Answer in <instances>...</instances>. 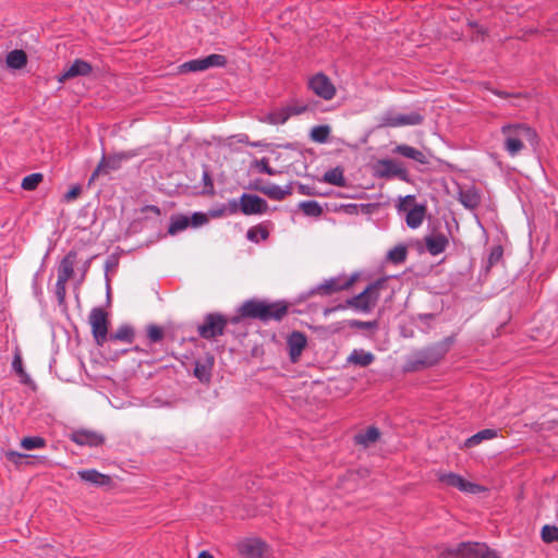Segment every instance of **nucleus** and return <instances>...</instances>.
Segmentation results:
<instances>
[{"label":"nucleus","mask_w":558,"mask_h":558,"mask_svg":"<svg viewBox=\"0 0 558 558\" xmlns=\"http://www.w3.org/2000/svg\"><path fill=\"white\" fill-rule=\"evenodd\" d=\"M504 136V148L511 156L519 155L529 143L532 147L538 143L537 133L525 123H509L500 129Z\"/></svg>","instance_id":"1"},{"label":"nucleus","mask_w":558,"mask_h":558,"mask_svg":"<svg viewBox=\"0 0 558 558\" xmlns=\"http://www.w3.org/2000/svg\"><path fill=\"white\" fill-rule=\"evenodd\" d=\"M288 314V304L284 301L267 302L265 300L250 299L241 305V315L263 323L280 322Z\"/></svg>","instance_id":"2"},{"label":"nucleus","mask_w":558,"mask_h":558,"mask_svg":"<svg viewBox=\"0 0 558 558\" xmlns=\"http://www.w3.org/2000/svg\"><path fill=\"white\" fill-rule=\"evenodd\" d=\"M384 286L385 279H377L369 283L361 293L348 299L345 304H339L335 308L326 310L325 313L327 314L336 310H345L347 307H352L365 313L372 312L379 300L380 290Z\"/></svg>","instance_id":"3"},{"label":"nucleus","mask_w":558,"mask_h":558,"mask_svg":"<svg viewBox=\"0 0 558 558\" xmlns=\"http://www.w3.org/2000/svg\"><path fill=\"white\" fill-rule=\"evenodd\" d=\"M447 345L436 343L415 352L407 363V369L411 372L436 365L447 353Z\"/></svg>","instance_id":"4"},{"label":"nucleus","mask_w":558,"mask_h":558,"mask_svg":"<svg viewBox=\"0 0 558 558\" xmlns=\"http://www.w3.org/2000/svg\"><path fill=\"white\" fill-rule=\"evenodd\" d=\"M493 550L484 543H460L440 550L439 558H488Z\"/></svg>","instance_id":"5"},{"label":"nucleus","mask_w":558,"mask_h":558,"mask_svg":"<svg viewBox=\"0 0 558 558\" xmlns=\"http://www.w3.org/2000/svg\"><path fill=\"white\" fill-rule=\"evenodd\" d=\"M227 328L226 316L220 313H208L204 320L197 327L199 337L206 340H213L225 333Z\"/></svg>","instance_id":"6"},{"label":"nucleus","mask_w":558,"mask_h":558,"mask_svg":"<svg viewBox=\"0 0 558 558\" xmlns=\"http://www.w3.org/2000/svg\"><path fill=\"white\" fill-rule=\"evenodd\" d=\"M423 121L424 117L418 112L403 114L398 113L395 110H387L379 117L378 126L399 128L404 125H420Z\"/></svg>","instance_id":"7"},{"label":"nucleus","mask_w":558,"mask_h":558,"mask_svg":"<svg viewBox=\"0 0 558 558\" xmlns=\"http://www.w3.org/2000/svg\"><path fill=\"white\" fill-rule=\"evenodd\" d=\"M92 333L97 345L102 347L108 341V314L101 307H94L88 317Z\"/></svg>","instance_id":"8"},{"label":"nucleus","mask_w":558,"mask_h":558,"mask_svg":"<svg viewBox=\"0 0 558 558\" xmlns=\"http://www.w3.org/2000/svg\"><path fill=\"white\" fill-rule=\"evenodd\" d=\"M228 60L223 54L213 53L205 58L193 59L180 65L181 73L202 72L210 68H223Z\"/></svg>","instance_id":"9"},{"label":"nucleus","mask_w":558,"mask_h":558,"mask_svg":"<svg viewBox=\"0 0 558 558\" xmlns=\"http://www.w3.org/2000/svg\"><path fill=\"white\" fill-rule=\"evenodd\" d=\"M356 278V275H352L351 277L339 276L330 278L313 289L312 293L327 296L339 291L348 290L353 286Z\"/></svg>","instance_id":"10"},{"label":"nucleus","mask_w":558,"mask_h":558,"mask_svg":"<svg viewBox=\"0 0 558 558\" xmlns=\"http://www.w3.org/2000/svg\"><path fill=\"white\" fill-rule=\"evenodd\" d=\"M308 88L318 97L323 98L324 100H331L336 95V87L330 81V78L319 72L313 75L308 80Z\"/></svg>","instance_id":"11"},{"label":"nucleus","mask_w":558,"mask_h":558,"mask_svg":"<svg viewBox=\"0 0 558 558\" xmlns=\"http://www.w3.org/2000/svg\"><path fill=\"white\" fill-rule=\"evenodd\" d=\"M414 196L408 195L401 199L398 205L399 211H407L405 222L407 226L411 229L418 228L425 218L426 215V206L422 204H415L411 209H407V204L409 202H413Z\"/></svg>","instance_id":"12"},{"label":"nucleus","mask_w":558,"mask_h":558,"mask_svg":"<svg viewBox=\"0 0 558 558\" xmlns=\"http://www.w3.org/2000/svg\"><path fill=\"white\" fill-rule=\"evenodd\" d=\"M267 209V202L257 195L244 193L240 197V210L246 216L264 214Z\"/></svg>","instance_id":"13"},{"label":"nucleus","mask_w":558,"mask_h":558,"mask_svg":"<svg viewBox=\"0 0 558 558\" xmlns=\"http://www.w3.org/2000/svg\"><path fill=\"white\" fill-rule=\"evenodd\" d=\"M128 158H130V155L128 153H120L110 156L104 155L100 162L93 171L90 181L95 180L100 174H107L110 171L118 170L121 167L122 161Z\"/></svg>","instance_id":"14"},{"label":"nucleus","mask_w":558,"mask_h":558,"mask_svg":"<svg viewBox=\"0 0 558 558\" xmlns=\"http://www.w3.org/2000/svg\"><path fill=\"white\" fill-rule=\"evenodd\" d=\"M377 173L380 178H399L400 180L408 181L409 173L402 165L392 159H383L378 161Z\"/></svg>","instance_id":"15"},{"label":"nucleus","mask_w":558,"mask_h":558,"mask_svg":"<svg viewBox=\"0 0 558 558\" xmlns=\"http://www.w3.org/2000/svg\"><path fill=\"white\" fill-rule=\"evenodd\" d=\"M254 189L274 201H282L288 195L292 194L291 185H286L284 187H281L270 182H264L263 180H256Z\"/></svg>","instance_id":"16"},{"label":"nucleus","mask_w":558,"mask_h":558,"mask_svg":"<svg viewBox=\"0 0 558 558\" xmlns=\"http://www.w3.org/2000/svg\"><path fill=\"white\" fill-rule=\"evenodd\" d=\"M439 481L447 486L458 488L464 493L476 494L482 490V487L477 484L464 480L461 475L456 473H444L439 476Z\"/></svg>","instance_id":"17"},{"label":"nucleus","mask_w":558,"mask_h":558,"mask_svg":"<svg viewBox=\"0 0 558 558\" xmlns=\"http://www.w3.org/2000/svg\"><path fill=\"white\" fill-rule=\"evenodd\" d=\"M70 439L78 446L99 447L105 442V436L89 429H77L71 433Z\"/></svg>","instance_id":"18"},{"label":"nucleus","mask_w":558,"mask_h":558,"mask_svg":"<svg viewBox=\"0 0 558 558\" xmlns=\"http://www.w3.org/2000/svg\"><path fill=\"white\" fill-rule=\"evenodd\" d=\"M307 344L306 336L301 331H292L288 339L287 345L289 351L290 360L295 363L300 359L303 350Z\"/></svg>","instance_id":"19"},{"label":"nucleus","mask_w":558,"mask_h":558,"mask_svg":"<svg viewBox=\"0 0 558 558\" xmlns=\"http://www.w3.org/2000/svg\"><path fill=\"white\" fill-rule=\"evenodd\" d=\"M92 71L93 66L89 62L82 59H75L73 63L62 74L59 75L58 81L60 83H64L65 81L77 76H87L92 73Z\"/></svg>","instance_id":"20"},{"label":"nucleus","mask_w":558,"mask_h":558,"mask_svg":"<svg viewBox=\"0 0 558 558\" xmlns=\"http://www.w3.org/2000/svg\"><path fill=\"white\" fill-rule=\"evenodd\" d=\"M238 550L245 558H263L265 544L257 538H247L239 543Z\"/></svg>","instance_id":"21"},{"label":"nucleus","mask_w":558,"mask_h":558,"mask_svg":"<svg viewBox=\"0 0 558 558\" xmlns=\"http://www.w3.org/2000/svg\"><path fill=\"white\" fill-rule=\"evenodd\" d=\"M77 475L83 482L97 487L110 486L112 483L109 475L102 474L95 469L81 470L77 472Z\"/></svg>","instance_id":"22"},{"label":"nucleus","mask_w":558,"mask_h":558,"mask_svg":"<svg viewBox=\"0 0 558 558\" xmlns=\"http://www.w3.org/2000/svg\"><path fill=\"white\" fill-rule=\"evenodd\" d=\"M77 259V253L71 250L60 262L58 266V278L63 280H70L74 275V265Z\"/></svg>","instance_id":"23"},{"label":"nucleus","mask_w":558,"mask_h":558,"mask_svg":"<svg viewBox=\"0 0 558 558\" xmlns=\"http://www.w3.org/2000/svg\"><path fill=\"white\" fill-rule=\"evenodd\" d=\"M449 244L448 238L442 233L427 235L425 238V245L428 253L433 256L439 255L446 251Z\"/></svg>","instance_id":"24"},{"label":"nucleus","mask_w":558,"mask_h":558,"mask_svg":"<svg viewBox=\"0 0 558 558\" xmlns=\"http://www.w3.org/2000/svg\"><path fill=\"white\" fill-rule=\"evenodd\" d=\"M393 154L400 155L402 157L412 159L421 165H427L428 159L427 156L420 149L409 146L407 144L397 145L393 150Z\"/></svg>","instance_id":"25"},{"label":"nucleus","mask_w":558,"mask_h":558,"mask_svg":"<svg viewBox=\"0 0 558 558\" xmlns=\"http://www.w3.org/2000/svg\"><path fill=\"white\" fill-rule=\"evenodd\" d=\"M215 364V359L211 354L206 356L204 362L196 361L194 367V376L201 383H209L211 379V371Z\"/></svg>","instance_id":"26"},{"label":"nucleus","mask_w":558,"mask_h":558,"mask_svg":"<svg viewBox=\"0 0 558 558\" xmlns=\"http://www.w3.org/2000/svg\"><path fill=\"white\" fill-rule=\"evenodd\" d=\"M459 202L468 209H475L481 204V194L475 187L459 191Z\"/></svg>","instance_id":"27"},{"label":"nucleus","mask_w":558,"mask_h":558,"mask_svg":"<svg viewBox=\"0 0 558 558\" xmlns=\"http://www.w3.org/2000/svg\"><path fill=\"white\" fill-rule=\"evenodd\" d=\"M375 360L373 353L364 351L363 349H354L348 357V362L361 367L371 365Z\"/></svg>","instance_id":"28"},{"label":"nucleus","mask_w":558,"mask_h":558,"mask_svg":"<svg viewBox=\"0 0 558 558\" xmlns=\"http://www.w3.org/2000/svg\"><path fill=\"white\" fill-rule=\"evenodd\" d=\"M497 435H498L497 429H492V428L482 429V430L477 432L476 434L472 435L471 437H469L464 441L463 447L464 448L475 447L484 440H489V439L497 437Z\"/></svg>","instance_id":"29"},{"label":"nucleus","mask_w":558,"mask_h":558,"mask_svg":"<svg viewBox=\"0 0 558 558\" xmlns=\"http://www.w3.org/2000/svg\"><path fill=\"white\" fill-rule=\"evenodd\" d=\"M135 337L134 328L131 325H121L114 332L108 336V341H123L132 343Z\"/></svg>","instance_id":"30"},{"label":"nucleus","mask_w":558,"mask_h":558,"mask_svg":"<svg viewBox=\"0 0 558 558\" xmlns=\"http://www.w3.org/2000/svg\"><path fill=\"white\" fill-rule=\"evenodd\" d=\"M7 65L10 69L20 70L27 63V56L25 51L15 49L7 54Z\"/></svg>","instance_id":"31"},{"label":"nucleus","mask_w":558,"mask_h":558,"mask_svg":"<svg viewBox=\"0 0 558 558\" xmlns=\"http://www.w3.org/2000/svg\"><path fill=\"white\" fill-rule=\"evenodd\" d=\"M379 436H380V433H379L378 428L371 426L366 430L355 435V442L363 445V446H368V445L377 441Z\"/></svg>","instance_id":"32"},{"label":"nucleus","mask_w":558,"mask_h":558,"mask_svg":"<svg viewBox=\"0 0 558 558\" xmlns=\"http://www.w3.org/2000/svg\"><path fill=\"white\" fill-rule=\"evenodd\" d=\"M324 181L336 186H345L343 170L340 167H336L333 169L328 170L324 174Z\"/></svg>","instance_id":"33"},{"label":"nucleus","mask_w":558,"mask_h":558,"mask_svg":"<svg viewBox=\"0 0 558 558\" xmlns=\"http://www.w3.org/2000/svg\"><path fill=\"white\" fill-rule=\"evenodd\" d=\"M299 208L308 217H319L323 214V208L316 201H303L299 204Z\"/></svg>","instance_id":"34"},{"label":"nucleus","mask_w":558,"mask_h":558,"mask_svg":"<svg viewBox=\"0 0 558 558\" xmlns=\"http://www.w3.org/2000/svg\"><path fill=\"white\" fill-rule=\"evenodd\" d=\"M289 118V112L287 111V108L283 107L269 112L263 121L269 124H283Z\"/></svg>","instance_id":"35"},{"label":"nucleus","mask_w":558,"mask_h":558,"mask_svg":"<svg viewBox=\"0 0 558 558\" xmlns=\"http://www.w3.org/2000/svg\"><path fill=\"white\" fill-rule=\"evenodd\" d=\"M189 226H190V217L183 216V215L172 217L168 232L173 235L180 231H183Z\"/></svg>","instance_id":"36"},{"label":"nucleus","mask_w":558,"mask_h":558,"mask_svg":"<svg viewBox=\"0 0 558 558\" xmlns=\"http://www.w3.org/2000/svg\"><path fill=\"white\" fill-rule=\"evenodd\" d=\"M407 255H408L407 247L404 245H397L388 252L387 259L389 262L398 265L405 260Z\"/></svg>","instance_id":"37"},{"label":"nucleus","mask_w":558,"mask_h":558,"mask_svg":"<svg viewBox=\"0 0 558 558\" xmlns=\"http://www.w3.org/2000/svg\"><path fill=\"white\" fill-rule=\"evenodd\" d=\"M46 446V440L40 436L24 437L21 440V447L25 450L40 449Z\"/></svg>","instance_id":"38"},{"label":"nucleus","mask_w":558,"mask_h":558,"mask_svg":"<svg viewBox=\"0 0 558 558\" xmlns=\"http://www.w3.org/2000/svg\"><path fill=\"white\" fill-rule=\"evenodd\" d=\"M330 134L328 125H317L311 131V138L316 143H326Z\"/></svg>","instance_id":"39"},{"label":"nucleus","mask_w":558,"mask_h":558,"mask_svg":"<svg viewBox=\"0 0 558 558\" xmlns=\"http://www.w3.org/2000/svg\"><path fill=\"white\" fill-rule=\"evenodd\" d=\"M541 537L546 544L558 542V527L549 524L544 525L541 531Z\"/></svg>","instance_id":"40"},{"label":"nucleus","mask_w":558,"mask_h":558,"mask_svg":"<svg viewBox=\"0 0 558 558\" xmlns=\"http://www.w3.org/2000/svg\"><path fill=\"white\" fill-rule=\"evenodd\" d=\"M43 179L44 175L41 173L28 174L23 179L21 186L25 191H34Z\"/></svg>","instance_id":"41"},{"label":"nucleus","mask_w":558,"mask_h":558,"mask_svg":"<svg viewBox=\"0 0 558 558\" xmlns=\"http://www.w3.org/2000/svg\"><path fill=\"white\" fill-rule=\"evenodd\" d=\"M502 255L504 248L501 245H495L494 247H492L487 258L486 271H489L492 267L497 265L501 260Z\"/></svg>","instance_id":"42"},{"label":"nucleus","mask_w":558,"mask_h":558,"mask_svg":"<svg viewBox=\"0 0 558 558\" xmlns=\"http://www.w3.org/2000/svg\"><path fill=\"white\" fill-rule=\"evenodd\" d=\"M147 339L150 343L160 342L165 337L163 329L155 324H150L146 327Z\"/></svg>","instance_id":"43"},{"label":"nucleus","mask_w":558,"mask_h":558,"mask_svg":"<svg viewBox=\"0 0 558 558\" xmlns=\"http://www.w3.org/2000/svg\"><path fill=\"white\" fill-rule=\"evenodd\" d=\"M269 236V232L265 227L256 226L247 231V239L257 242L258 239L266 240Z\"/></svg>","instance_id":"44"},{"label":"nucleus","mask_w":558,"mask_h":558,"mask_svg":"<svg viewBox=\"0 0 558 558\" xmlns=\"http://www.w3.org/2000/svg\"><path fill=\"white\" fill-rule=\"evenodd\" d=\"M253 167L258 170L260 173H266L268 175L277 174V170L272 169L269 166V160L264 157L262 159H257L253 162Z\"/></svg>","instance_id":"45"},{"label":"nucleus","mask_w":558,"mask_h":558,"mask_svg":"<svg viewBox=\"0 0 558 558\" xmlns=\"http://www.w3.org/2000/svg\"><path fill=\"white\" fill-rule=\"evenodd\" d=\"M286 108L289 112V117H291L306 112L308 110V105L301 101H294L286 106Z\"/></svg>","instance_id":"46"},{"label":"nucleus","mask_w":558,"mask_h":558,"mask_svg":"<svg viewBox=\"0 0 558 558\" xmlns=\"http://www.w3.org/2000/svg\"><path fill=\"white\" fill-rule=\"evenodd\" d=\"M66 282L68 280L59 279L56 283V295L60 304H62L65 300L66 294Z\"/></svg>","instance_id":"47"},{"label":"nucleus","mask_w":558,"mask_h":558,"mask_svg":"<svg viewBox=\"0 0 558 558\" xmlns=\"http://www.w3.org/2000/svg\"><path fill=\"white\" fill-rule=\"evenodd\" d=\"M5 458L8 461L19 465L23 462V460L31 458L28 454L20 453L14 450H9L5 452Z\"/></svg>","instance_id":"48"},{"label":"nucleus","mask_w":558,"mask_h":558,"mask_svg":"<svg viewBox=\"0 0 558 558\" xmlns=\"http://www.w3.org/2000/svg\"><path fill=\"white\" fill-rule=\"evenodd\" d=\"M208 221V218L203 213H194L192 217H190V226L201 227Z\"/></svg>","instance_id":"49"},{"label":"nucleus","mask_w":558,"mask_h":558,"mask_svg":"<svg viewBox=\"0 0 558 558\" xmlns=\"http://www.w3.org/2000/svg\"><path fill=\"white\" fill-rule=\"evenodd\" d=\"M350 326L356 327L360 329H375V328H377L378 324L376 320H373V322L352 320V322H350Z\"/></svg>","instance_id":"50"},{"label":"nucleus","mask_w":558,"mask_h":558,"mask_svg":"<svg viewBox=\"0 0 558 558\" xmlns=\"http://www.w3.org/2000/svg\"><path fill=\"white\" fill-rule=\"evenodd\" d=\"M12 368L13 371L19 375L20 373H23L25 369L23 367V361L22 356L19 350H16L13 361H12Z\"/></svg>","instance_id":"51"},{"label":"nucleus","mask_w":558,"mask_h":558,"mask_svg":"<svg viewBox=\"0 0 558 558\" xmlns=\"http://www.w3.org/2000/svg\"><path fill=\"white\" fill-rule=\"evenodd\" d=\"M82 192V189L80 185L72 186L64 195V199L66 202H71L75 199Z\"/></svg>","instance_id":"52"},{"label":"nucleus","mask_w":558,"mask_h":558,"mask_svg":"<svg viewBox=\"0 0 558 558\" xmlns=\"http://www.w3.org/2000/svg\"><path fill=\"white\" fill-rule=\"evenodd\" d=\"M246 318L245 316L241 315V306L238 310V314L231 317L226 316L227 326L228 325H236L241 322V319Z\"/></svg>","instance_id":"53"},{"label":"nucleus","mask_w":558,"mask_h":558,"mask_svg":"<svg viewBox=\"0 0 558 558\" xmlns=\"http://www.w3.org/2000/svg\"><path fill=\"white\" fill-rule=\"evenodd\" d=\"M203 182H204V185L206 189H210V190L214 189V183H213L211 177L207 170H204V172H203Z\"/></svg>","instance_id":"54"},{"label":"nucleus","mask_w":558,"mask_h":558,"mask_svg":"<svg viewBox=\"0 0 558 558\" xmlns=\"http://www.w3.org/2000/svg\"><path fill=\"white\" fill-rule=\"evenodd\" d=\"M17 376L20 377L21 383L24 385H29L33 383L31 376L25 371L20 373Z\"/></svg>","instance_id":"55"},{"label":"nucleus","mask_w":558,"mask_h":558,"mask_svg":"<svg viewBox=\"0 0 558 558\" xmlns=\"http://www.w3.org/2000/svg\"><path fill=\"white\" fill-rule=\"evenodd\" d=\"M497 96L499 97H502V98H507V97H514V98H519L521 95L520 94H515V95H511L507 92H499V90H496L494 92Z\"/></svg>","instance_id":"56"},{"label":"nucleus","mask_w":558,"mask_h":558,"mask_svg":"<svg viewBox=\"0 0 558 558\" xmlns=\"http://www.w3.org/2000/svg\"><path fill=\"white\" fill-rule=\"evenodd\" d=\"M357 205L356 204H348L344 206V210L348 214H355L356 213Z\"/></svg>","instance_id":"57"},{"label":"nucleus","mask_w":558,"mask_h":558,"mask_svg":"<svg viewBox=\"0 0 558 558\" xmlns=\"http://www.w3.org/2000/svg\"><path fill=\"white\" fill-rule=\"evenodd\" d=\"M230 206H231V213H236L238 211L239 204H238V202L235 199L230 202Z\"/></svg>","instance_id":"58"},{"label":"nucleus","mask_w":558,"mask_h":558,"mask_svg":"<svg viewBox=\"0 0 558 558\" xmlns=\"http://www.w3.org/2000/svg\"><path fill=\"white\" fill-rule=\"evenodd\" d=\"M89 266H90V259H87L84 265H83V277L85 276V274L88 271L89 269Z\"/></svg>","instance_id":"59"},{"label":"nucleus","mask_w":558,"mask_h":558,"mask_svg":"<svg viewBox=\"0 0 558 558\" xmlns=\"http://www.w3.org/2000/svg\"><path fill=\"white\" fill-rule=\"evenodd\" d=\"M197 558H213L208 551H202Z\"/></svg>","instance_id":"60"},{"label":"nucleus","mask_w":558,"mask_h":558,"mask_svg":"<svg viewBox=\"0 0 558 558\" xmlns=\"http://www.w3.org/2000/svg\"><path fill=\"white\" fill-rule=\"evenodd\" d=\"M488 558H500L495 550L488 556Z\"/></svg>","instance_id":"61"},{"label":"nucleus","mask_w":558,"mask_h":558,"mask_svg":"<svg viewBox=\"0 0 558 558\" xmlns=\"http://www.w3.org/2000/svg\"><path fill=\"white\" fill-rule=\"evenodd\" d=\"M251 146H254V147H259L262 146L263 144L260 142H254V143H250Z\"/></svg>","instance_id":"62"},{"label":"nucleus","mask_w":558,"mask_h":558,"mask_svg":"<svg viewBox=\"0 0 558 558\" xmlns=\"http://www.w3.org/2000/svg\"><path fill=\"white\" fill-rule=\"evenodd\" d=\"M133 350H134V351H136V352H144V350H143V349H141L140 347H137V345H136V347H134V348H133Z\"/></svg>","instance_id":"63"}]
</instances>
